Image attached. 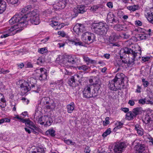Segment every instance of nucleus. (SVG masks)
<instances>
[{
    "label": "nucleus",
    "mask_w": 153,
    "mask_h": 153,
    "mask_svg": "<svg viewBox=\"0 0 153 153\" xmlns=\"http://www.w3.org/2000/svg\"><path fill=\"white\" fill-rule=\"evenodd\" d=\"M22 13L16 14L9 21V23L11 25L17 23L15 25L17 26L18 28H22L26 27L28 24V22L26 20L27 17L24 16Z\"/></svg>",
    "instance_id": "nucleus-1"
},
{
    "label": "nucleus",
    "mask_w": 153,
    "mask_h": 153,
    "mask_svg": "<svg viewBox=\"0 0 153 153\" xmlns=\"http://www.w3.org/2000/svg\"><path fill=\"white\" fill-rule=\"evenodd\" d=\"M92 27L94 32L100 35H105L108 29V25L102 22L93 23Z\"/></svg>",
    "instance_id": "nucleus-2"
},
{
    "label": "nucleus",
    "mask_w": 153,
    "mask_h": 153,
    "mask_svg": "<svg viewBox=\"0 0 153 153\" xmlns=\"http://www.w3.org/2000/svg\"><path fill=\"white\" fill-rule=\"evenodd\" d=\"M29 16L30 18L28 19L27 18L26 19L28 22V21L29 20L31 23L35 25H37L40 22L39 11L38 10H33Z\"/></svg>",
    "instance_id": "nucleus-3"
},
{
    "label": "nucleus",
    "mask_w": 153,
    "mask_h": 153,
    "mask_svg": "<svg viewBox=\"0 0 153 153\" xmlns=\"http://www.w3.org/2000/svg\"><path fill=\"white\" fill-rule=\"evenodd\" d=\"M120 51L121 52H123L124 53L129 54L132 56L133 58L135 60H138L141 57V50L139 51L138 53L135 52L131 48L126 47L125 48L122 49Z\"/></svg>",
    "instance_id": "nucleus-4"
},
{
    "label": "nucleus",
    "mask_w": 153,
    "mask_h": 153,
    "mask_svg": "<svg viewBox=\"0 0 153 153\" xmlns=\"http://www.w3.org/2000/svg\"><path fill=\"white\" fill-rule=\"evenodd\" d=\"M89 82L90 83L93 82L92 84L94 87V91L96 93V94L97 95L98 91L100 89L102 85L101 81L99 79L97 78H94L93 79H89Z\"/></svg>",
    "instance_id": "nucleus-5"
},
{
    "label": "nucleus",
    "mask_w": 153,
    "mask_h": 153,
    "mask_svg": "<svg viewBox=\"0 0 153 153\" xmlns=\"http://www.w3.org/2000/svg\"><path fill=\"white\" fill-rule=\"evenodd\" d=\"M83 94L84 97L87 99L97 96L96 92H91V88L90 85H88L86 86L84 88L83 91Z\"/></svg>",
    "instance_id": "nucleus-6"
},
{
    "label": "nucleus",
    "mask_w": 153,
    "mask_h": 153,
    "mask_svg": "<svg viewBox=\"0 0 153 153\" xmlns=\"http://www.w3.org/2000/svg\"><path fill=\"white\" fill-rule=\"evenodd\" d=\"M81 76L78 74H76L71 76L68 81V85L72 87H74L77 84V82H81Z\"/></svg>",
    "instance_id": "nucleus-7"
},
{
    "label": "nucleus",
    "mask_w": 153,
    "mask_h": 153,
    "mask_svg": "<svg viewBox=\"0 0 153 153\" xmlns=\"http://www.w3.org/2000/svg\"><path fill=\"white\" fill-rule=\"evenodd\" d=\"M83 36L85 42L87 44L92 43L95 40V36L93 33L86 32L83 34Z\"/></svg>",
    "instance_id": "nucleus-8"
},
{
    "label": "nucleus",
    "mask_w": 153,
    "mask_h": 153,
    "mask_svg": "<svg viewBox=\"0 0 153 153\" xmlns=\"http://www.w3.org/2000/svg\"><path fill=\"white\" fill-rule=\"evenodd\" d=\"M23 29L19 28L17 27V26L16 25L10 27H7L5 28L4 32L5 33H8V34L10 33H14L13 35L21 31Z\"/></svg>",
    "instance_id": "nucleus-9"
},
{
    "label": "nucleus",
    "mask_w": 153,
    "mask_h": 153,
    "mask_svg": "<svg viewBox=\"0 0 153 153\" xmlns=\"http://www.w3.org/2000/svg\"><path fill=\"white\" fill-rule=\"evenodd\" d=\"M73 30L76 33L79 35L85 31V27L83 24L77 23L73 27Z\"/></svg>",
    "instance_id": "nucleus-10"
},
{
    "label": "nucleus",
    "mask_w": 153,
    "mask_h": 153,
    "mask_svg": "<svg viewBox=\"0 0 153 153\" xmlns=\"http://www.w3.org/2000/svg\"><path fill=\"white\" fill-rule=\"evenodd\" d=\"M28 80V82H25L24 80L21 81V83L20 84V87L22 88V91L24 93H26L31 89V85L30 81Z\"/></svg>",
    "instance_id": "nucleus-11"
},
{
    "label": "nucleus",
    "mask_w": 153,
    "mask_h": 153,
    "mask_svg": "<svg viewBox=\"0 0 153 153\" xmlns=\"http://www.w3.org/2000/svg\"><path fill=\"white\" fill-rule=\"evenodd\" d=\"M126 147V145L124 143H118L115 145L114 149V152L115 153H121Z\"/></svg>",
    "instance_id": "nucleus-12"
},
{
    "label": "nucleus",
    "mask_w": 153,
    "mask_h": 153,
    "mask_svg": "<svg viewBox=\"0 0 153 153\" xmlns=\"http://www.w3.org/2000/svg\"><path fill=\"white\" fill-rule=\"evenodd\" d=\"M67 2V0H61L56 2L54 6L56 9H63L65 7Z\"/></svg>",
    "instance_id": "nucleus-13"
},
{
    "label": "nucleus",
    "mask_w": 153,
    "mask_h": 153,
    "mask_svg": "<svg viewBox=\"0 0 153 153\" xmlns=\"http://www.w3.org/2000/svg\"><path fill=\"white\" fill-rule=\"evenodd\" d=\"M73 11L76 15L78 13H83L86 11L85 6L83 5H79L76 7L74 8Z\"/></svg>",
    "instance_id": "nucleus-14"
},
{
    "label": "nucleus",
    "mask_w": 153,
    "mask_h": 153,
    "mask_svg": "<svg viewBox=\"0 0 153 153\" xmlns=\"http://www.w3.org/2000/svg\"><path fill=\"white\" fill-rule=\"evenodd\" d=\"M38 71L40 73L39 77V79L40 80H43L47 79V75L46 70L43 68H41L38 70Z\"/></svg>",
    "instance_id": "nucleus-15"
},
{
    "label": "nucleus",
    "mask_w": 153,
    "mask_h": 153,
    "mask_svg": "<svg viewBox=\"0 0 153 153\" xmlns=\"http://www.w3.org/2000/svg\"><path fill=\"white\" fill-rule=\"evenodd\" d=\"M120 37V35L114 32H112L109 38V42L111 43L116 41L117 39H119Z\"/></svg>",
    "instance_id": "nucleus-16"
},
{
    "label": "nucleus",
    "mask_w": 153,
    "mask_h": 153,
    "mask_svg": "<svg viewBox=\"0 0 153 153\" xmlns=\"http://www.w3.org/2000/svg\"><path fill=\"white\" fill-rule=\"evenodd\" d=\"M145 149V145L139 143H137V145H136L134 147V150L136 151L139 152V153H142Z\"/></svg>",
    "instance_id": "nucleus-17"
},
{
    "label": "nucleus",
    "mask_w": 153,
    "mask_h": 153,
    "mask_svg": "<svg viewBox=\"0 0 153 153\" xmlns=\"http://www.w3.org/2000/svg\"><path fill=\"white\" fill-rule=\"evenodd\" d=\"M82 57L83 61L86 63V64L88 65L91 64H96L97 63V61L96 60L91 59L89 58L86 55H82Z\"/></svg>",
    "instance_id": "nucleus-18"
},
{
    "label": "nucleus",
    "mask_w": 153,
    "mask_h": 153,
    "mask_svg": "<svg viewBox=\"0 0 153 153\" xmlns=\"http://www.w3.org/2000/svg\"><path fill=\"white\" fill-rule=\"evenodd\" d=\"M148 20L151 23L153 24V8L150 9V10L145 14Z\"/></svg>",
    "instance_id": "nucleus-19"
},
{
    "label": "nucleus",
    "mask_w": 153,
    "mask_h": 153,
    "mask_svg": "<svg viewBox=\"0 0 153 153\" xmlns=\"http://www.w3.org/2000/svg\"><path fill=\"white\" fill-rule=\"evenodd\" d=\"M124 75L123 73H117L113 79L116 83L119 82H124Z\"/></svg>",
    "instance_id": "nucleus-20"
},
{
    "label": "nucleus",
    "mask_w": 153,
    "mask_h": 153,
    "mask_svg": "<svg viewBox=\"0 0 153 153\" xmlns=\"http://www.w3.org/2000/svg\"><path fill=\"white\" fill-rule=\"evenodd\" d=\"M69 42L70 44L76 46L83 45L82 42L80 41L79 39L76 38L69 40Z\"/></svg>",
    "instance_id": "nucleus-21"
},
{
    "label": "nucleus",
    "mask_w": 153,
    "mask_h": 153,
    "mask_svg": "<svg viewBox=\"0 0 153 153\" xmlns=\"http://www.w3.org/2000/svg\"><path fill=\"white\" fill-rule=\"evenodd\" d=\"M6 3L3 0H0V14L2 13L5 10Z\"/></svg>",
    "instance_id": "nucleus-22"
},
{
    "label": "nucleus",
    "mask_w": 153,
    "mask_h": 153,
    "mask_svg": "<svg viewBox=\"0 0 153 153\" xmlns=\"http://www.w3.org/2000/svg\"><path fill=\"white\" fill-rule=\"evenodd\" d=\"M50 25L56 30L60 29L61 28L59 23L54 21H51Z\"/></svg>",
    "instance_id": "nucleus-23"
},
{
    "label": "nucleus",
    "mask_w": 153,
    "mask_h": 153,
    "mask_svg": "<svg viewBox=\"0 0 153 153\" xmlns=\"http://www.w3.org/2000/svg\"><path fill=\"white\" fill-rule=\"evenodd\" d=\"M117 82L114 79L111 80L109 81V83L108 84V86L109 88L111 90L116 91V84Z\"/></svg>",
    "instance_id": "nucleus-24"
},
{
    "label": "nucleus",
    "mask_w": 153,
    "mask_h": 153,
    "mask_svg": "<svg viewBox=\"0 0 153 153\" xmlns=\"http://www.w3.org/2000/svg\"><path fill=\"white\" fill-rule=\"evenodd\" d=\"M75 105L74 102H71L69 104L67 105L66 107L68 113H72L74 110Z\"/></svg>",
    "instance_id": "nucleus-25"
},
{
    "label": "nucleus",
    "mask_w": 153,
    "mask_h": 153,
    "mask_svg": "<svg viewBox=\"0 0 153 153\" xmlns=\"http://www.w3.org/2000/svg\"><path fill=\"white\" fill-rule=\"evenodd\" d=\"M76 57L74 55H68L67 58V61L71 64H74L76 63Z\"/></svg>",
    "instance_id": "nucleus-26"
},
{
    "label": "nucleus",
    "mask_w": 153,
    "mask_h": 153,
    "mask_svg": "<svg viewBox=\"0 0 153 153\" xmlns=\"http://www.w3.org/2000/svg\"><path fill=\"white\" fill-rule=\"evenodd\" d=\"M132 111L136 117L137 115L141 114L143 110L141 107H137L134 108Z\"/></svg>",
    "instance_id": "nucleus-27"
},
{
    "label": "nucleus",
    "mask_w": 153,
    "mask_h": 153,
    "mask_svg": "<svg viewBox=\"0 0 153 153\" xmlns=\"http://www.w3.org/2000/svg\"><path fill=\"white\" fill-rule=\"evenodd\" d=\"M135 117L132 111L128 112L126 114V119L129 120H132Z\"/></svg>",
    "instance_id": "nucleus-28"
},
{
    "label": "nucleus",
    "mask_w": 153,
    "mask_h": 153,
    "mask_svg": "<svg viewBox=\"0 0 153 153\" xmlns=\"http://www.w3.org/2000/svg\"><path fill=\"white\" fill-rule=\"evenodd\" d=\"M6 105V100L4 98L3 94L0 93V106L1 108H4Z\"/></svg>",
    "instance_id": "nucleus-29"
},
{
    "label": "nucleus",
    "mask_w": 153,
    "mask_h": 153,
    "mask_svg": "<svg viewBox=\"0 0 153 153\" xmlns=\"http://www.w3.org/2000/svg\"><path fill=\"white\" fill-rule=\"evenodd\" d=\"M55 131L53 128H51L47 130L45 132V134L47 136H50L54 137L56 135Z\"/></svg>",
    "instance_id": "nucleus-30"
},
{
    "label": "nucleus",
    "mask_w": 153,
    "mask_h": 153,
    "mask_svg": "<svg viewBox=\"0 0 153 153\" xmlns=\"http://www.w3.org/2000/svg\"><path fill=\"white\" fill-rule=\"evenodd\" d=\"M31 8V6L30 5H28L24 8H23L21 11V12L24 16H26L27 17V18H28V16H27L25 14V13H26L29 10H30Z\"/></svg>",
    "instance_id": "nucleus-31"
},
{
    "label": "nucleus",
    "mask_w": 153,
    "mask_h": 153,
    "mask_svg": "<svg viewBox=\"0 0 153 153\" xmlns=\"http://www.w3.org/2000/svg\"><path fill=\"white\" fill-rule=\"evenodd\" d=\"M134 129L137 131V132L139 135L142 136L143 134V129L138 124L135 126Z\"/></svg>",
    "instance_id": "nucleus-32"
},
{
    "label": "nucleus",
    "mask_w": 153,
    "mask_h": 153,
    "mask_svg": "<svg viewBox=\"0 0 153 153\" xmlns=\"http://www.w3.org/2000/svg\"><path fill=\"white\" fill-rule=\"evenodd\" d=\"M50 99L48 97H45L42 98L40 103L42 105H48L49 104Z\"/></svg>",
    "instance_id": "nucleus-33"
},
{
    "label": "nucleus",
    "mask_w": 153,
    "mask_h": 153,
    "mask_svg": "<svg viewBox=\"0 0 153 153\" xmlns=\"http://www.w3.org/2000/svg\"><path fill=\"white\" fill-rule=\"evenodd\" d=\"M44 119H45L46 120H47V121L46 122V123L45 124V125L47 126H50L51 125L52 122V120L51 118L47 116H45L43 118Z\"/></svg>",
    "instance_id": "nucleus-34"
},
{
    "label": "nucleus",
    "mask_w": 153,
    "mask_h": 153,
    "mask_svg": "<svg viewBox=\"0 0 153 153\" xmlns=\"http://www.w3.org/2000/svg\"><path fill=\"white\" fill-rule=\"evenodd\" d=\"M45 151L44 148L38 147L36 148V151H33L30 153H45Z\"/></svg>",
    "instance_id": "nucleus-35"
},
{
    "label": "nucleus",
    "mask_w": 153,
    "mask_h": 153,
    "mask_svg": "<svg viewBox=\"0 0 153 153\" xmlns=\"http://www.w3.org/2000/svg\"><path fill=\"white\" fill-rule=\"evenodd\" d=\"M107 19L108 20V21H111V22H115V19L114 18V16L112 13H110L107 15Z\"/></svg>",
    "instance_id": "nucleus-36"
},
{
    "label": "nucleus",
    "mask_w": 153,
    "mask_h": 153,
    "mask_svg": "<svg viewBox=\"0 0 153 153\" xmlns=\"http://www.w3.org/2000/svg\"><path fill=\"white\" fill-rule=\"evenodd\" d=\"M127 8L128 9L131 11H134L138 9L139 6L138 5H134L127 7Z\"/></svg>",
    "instance_id": "nucleus-37"
},
{
    "label": "nucleus",
    "mask_w": 153,
    "mask_h": 153,
    "mask_svg": "<svg viewBox=\"0 0 153 153\" xmlns=\"http://www.w3.org/2000/svg\"><path fill=\"white\" fill-rule=\"evenodd\" d=\"M116 91L117 90H121L123 89L124 86V82L121 83V82H117V84H116Z\"/></svg>",
    "instance_id": "nucleus-38"
},
{
    "label": "nucleus",
    "mask_w": 153,
    "mask_h": 153,
    "mask_svg": "<svg viewBox=\"0 0 153 153\" xmlns=\"http://www.w3.org/2000/svg\"><path fill=\"white\" fill-rule=\"evenodd\" d=\"M77 68L79 70H82L84 71L89 70L90 69V67L87 66L85 65L77 66Z\"/></svg>",
    "instance_id": "nucleus-39"
},
{
    "label": "nucleus",
    "mask_w": 153,
    "mask_h": 153,
    "mask_svg": "<svg viewBox=\"0 0 153 153\" xmlns=\"http://www.w3.org/2000/svg\"><path fill=\"white\" fill-rule=\"evenodd\" d=\"M114 28V30L117 31H121L123 30V26L120 24H117L115 25Z\"/></svg>",
    "instance_id": "nucleus-40"
},
{
    "label": "nucleus",
    "mask_w": 153,
    "mask_h": 153,
    "mask_svg": "<svg viewBox=\"0 0 153 153\" xmlns=\"http://www.w3.org/2000/svg\"><path fill=\"white\" fill-rule=\"evenodd\" d=\"M111 133V129L108 128L102 134V136L103 137H106L109 134Z\"/></svg>",
    "instance_id": "nucleus-41"
},
{
    "label": "nucleus",
    "mask_w": 153,
    "mask_h": 153,
    "mask_svg": "<svg viewBox=\"0 0 153 153\" xmlns=\"http://www.w3.org/2000/svg\"><path fill=\"white\" fill-rule=\"evenodd\" d=\"M135 60V59L133 57L131 58V59H129L128 62V66L131 67L133 66L134 64V61Z\"/></svg>",
    "instance_id": "nucleus-42"
},
{
    "label": "nucleus",
    "mask_w": 153,
    "mask_h": 153,
    "mask_svg": "<svg viewBox=\"0 0 153 153\" xmlns=\"http://www.w3.org/2000/svg\"><path fill=\"white\" fill-rule=\"evenodd\" d=\"M30 79L31 80H30V85H31V89H32V90L33 91V89H34V88L35 89V90H36L37 88H36V87L35 86V85L33 84V83L32 82H31V81H35V80L33 78V77H31V78H30Z\"/></svg>",
    "instance_id": "nucleus-43"
},
{
    "label": "nucleus",
    "mask_w": 153,
    "mask_h": 153,
    "mask_svg": "<svg viewBox=\"0 0 153 153\" xmlns=\"http://www.w3.org/2000/svg\"><path fill=\"white\" fill-rule=\"evenodd\" d=\"M143 120L146 124H148L151 120V117L149 115H146Z\"/></svg>",
    "instance_id": "nucleus-44"
},
{
    "label": "nucleus",
    "mask_w": 153,
    "mask_h": 153,
    "mask_svg": "<svg viewBox=\"0 0 153 153\" xmlns=\"http://www.w3.org/2000/svg\"><path fill=\"white\" fill-rule=\"evenodd\" d=\"M116 125L115 128L120 129L122 127L123 123L117 121L116 123Z\"/></svg>",
    "instance_id": "nucleus-45"
},
{
    "label": "nucleus",
    "mask_w": 153,
    "mask_h": 153,
    "mask_svg": "<svg viewBox=\"0 0 153 153\" xmlns=\"http://www.w3.org/2000/svg\"><path fill=\"white\" fill-rule=\"evenodd\" d=\"M38 52L41 54H43L47 52V49L46 48H39L38 49Z\"/></svg>",
    "instance_id": "nucleus-46"
},
{
    "label": "nucleus",
    "mask_w": 153,
    "mask_h": 153,
    "mask_svg": "<svg viewBox=\"0 0 153 153\" xmlns=\"http://www.w3.org/2000/svg\"><path fill=\"white\" fill-rule=\"evenodd\" d=\"M99 7V5H94L91 7L90 10L91 11L94 12L96 11Z\"/></svg>",
    "instance_id": "nucleus-47"
},
{
    "label": "nucleus",
    "mask_w": 153,
    "mask_h": 153,
    "mask_svg": "<svg viewBox=\"0 0 153 153\" xmlns=\"http://www.w3.org/2000/svg\"><path fill=\"white\" fill-rule=\"evenodd\" d=\"M109 117H106L105 120L103 121V124L104 126H106L109 123Z\"/></svg>",
    "instance_id": "nucleus-48"
},
{
    "label": "nucleus",
    "mask_w": 153,
    "mask_h": 153,
    "mask_svg": "<svg viewBox=\"0 0 153 153\" xmlns=\"http://www.w3.org/2000/svg\"><path fill=\"white\" fill-rule=\"evenodd\" d=\"M142 80L144 87L145 88L147 87L149 84L148 82L147 81H146L145 79L143 78H142Z\"/></svg>",
    "instance_id": "nucleus-49"
},
{
    "label": "nucleus",
    "mask_w": 153,
    "mask_h": 153,
    "mask_svg": "<svg viewBox=\"0 0 153 153\" xmlns=\"http://www.w3.org/2000/svg\"><path fill=\"white\" fill-rule=\"evenodd\" d=\"M9 72L10 71L8 70H5L3 68H0V74H5Z\"/></svg>",
    "instance_id": "nucleus-50"
},
{
    "label": "nucleus",
    "mask_w": 153,
    "mask_h": 153,
    "mask_svg": "<svg viewBox=\"0 0 153 153\" xmlns=\"http://www.w3.org/2000/svg\"><path fill=\"white\" fill-rule=\"evenodd\" d=\"M7 1L8 3L13 4H16L18 0H7Z\"/></svg>",
    "instance_id": "nucleus-51"
},
{
    "label": "nucleus",
    "mask_w": 153,
    "mask_h": 153,
    "mask_svg": "<svg viewBox=\"0 0 153 153\" xmlns=\"http://www.w3.org/2000/svg\"><path fill=\"white\" fill-rule=\"evenodd\" d=\"M141 87L138 85H137V88L135 91V92L140 93L141 92Z\"/></svg>",
    "instance_id": "nucleus-52"
},
{
    "label": "nucleus",
    "mask_w": 153,
    "mask_h": 153,
    "mask_svg": "<svg viewBox=\"0 0 153 153\" xmlns=\"http://www.w3.org/2000/svg\"><path fill=\"white\" fill-rule=\"evenodd\" d=\"M63 84V81L62 80H61L59 81H56V84L57 85L60 86H62Z\"/></svg>",
    "instance_id": "nucleus-53"
},
{
    "label": "nucleus",
    "mask_w": 153,
    "mask_h": 153,
    "mask_svg": "<svg viewBox=\"0 0 153 153\" xmlns=\"http://www.w3.org/2000/svg\"><path fill=\"white\" fill-rule=\"evenodd\" d=\"M150 59V57L149 56L143 57H142V60L144 62H146L148 61Z\"/></svg>",
    "instance_id": "nucleus-54"
},
{
    "label": "nucleus",
    "mask_w": 153,
    "mask_h": 153,
    "mask_svg": "<svg viewBox=\"0 0 153 153\" xmlns=\"http://www.w3.org/2000/svg\"><path fill=\"white\" fill-rule=\"evenodd\" d=\"M26 125L30 126L32 127L34 125L33 122L28 120H27V123H26Z\"/></svg>",
    "instance_id": "nucleus-55"
},
{
    "label": "nucleus",
    "mask_w": 153,
    "mask_h": 153,
    "mask_svg": "<svg viewBox=\"0 0 153 153\" xmlns=\"http://www.w3.org/2000/svg\"><path fill=\"white\" fill-rule=\"evenodd\" d=\"M36 90H35V89H33V91H35L36 93H39V92L42 89L41 87H37L36 86Z\"/></svg>",
    "instance_id": "nucleus-56"
},
{
    "label": "nucleus",
    "mask_w": 153,
    "mask_h": 153,
    "mask_svg": "<svg viewBox=\"0 0 153 153\" xmlns=\"http://www.w3.org/2000/svg\"><path fill=\"white\" fill-rule=\"evenodd\" d=\"M139 38L141 40L146 39L147 38V36L144 34H141L139 35Z\"/></svg>",
    "instance_id": "nucleus-57"
},
{
    "label": "nucleus",
    "mask_w": 153,
    "mask_h": 153,
    "mask_svg": "<svg viewBox=\"0 0 153 153\" xmlns=\"http://www.w3.org/2000/svg\"><path fill=\"white\" fill-rule=\"evenodd\" d=\"M58 34L62 37H64L65 35V34L63 31H60L58 32Z\"/></svg>",
    "instance_id": "nucleus-58"
},
{
    "label": "nucleus",
    "mask_w": 153,
    "mask_h": 153,
    "mask_svg": "<svg viewBox=\"0 0 153 153\" xmlns=\"http://www.w3.org/2000/svg\"><path fill=\"white\" fill-rule=\"evenodd\" d=\"M146 99H140L138 101V103L142 104H144L146 103Z\"/></svg>",
    "instance_id": "nucleus-59"
},
{
    "label": "nucleus",
    "mask_w": 153,
    "mask_h": 153,
    "mask_svg": "<svg viewBox=\"0 0 153 153\" xmlns=\"http://www.w3.org/2000/svg\"><path fill=\"white\" fill-rule=\"evenodd\" d=\"M33 131H39V128L36 127L35 125H34L32 127V128H31Z\"/></svg>",
    "instance_id": "nucleus-60"
},
{
    "label": "nucleus",
    "mask_w": 153,
    "mask_h": 153,
    "mask_svg": "<svg viewBox=\"0 0 153 153\" xmlns=\"http://www.w3.org/2000/svg\"><path fill=\"white\" fill-rule=\"evenodd\" d=\"M6 34H4L3 35V36H1V38H2L3 37L4 38H6V37H8L9 36H13V35L14 33H10L9 34H8V33H5Z\"/></svg>",
    "instance_id": "nucleus-61"
},
{
    "label": "nucleus",
    "mask_w": 153,
    "mask_h": 153,
    "mask_svg": "<svg viewBox=\"0 0 153 153\" xmlns=\"http://www.w3.org/2000/svg\"><path fill=\"white\" fill-rule=\"evenodd\" d=\"M64 142L66 143L68 145H69L70 144L73 145V144H72V143H73L72 141L70 140H65Z\"/></svg>",
    "instance_id": "nucleus-62"
},
{
    "label": "nucleus",
    "mask_w": 153,
    "mask_h": 153,
    "mask_svg": "<svg viewBox=\"0 0 153 153\" xmlns=\"http://www.w3.org/2000/svg\"><path fill=\"white\" fill-rule=\"evenodd\" d=\"M43 119L42 117H40L39 119L38 122L41 125H43L44 124V122H42Z\"/></svg>",
    "instance_id": "nucleus-63"
},
{
    "label": "nucleus",
    "mask_w": 153,
    "mask_h": 153,
    "mask_svg": "<svg viewBox=\"0 0 153 153\" xmlns=\"http://www.w3.org/2000/svg\"><path fill=\"white\" fill-rule=\"evenodd\" d=\"M107 6L109 8H112L113 7V4L112 2H109L107 3Z\"/></svg>",
    "instance_id": "nucleus-64"
}]
</instances>
